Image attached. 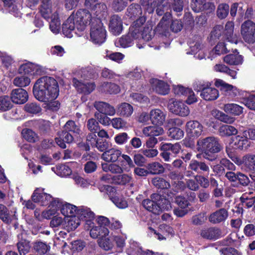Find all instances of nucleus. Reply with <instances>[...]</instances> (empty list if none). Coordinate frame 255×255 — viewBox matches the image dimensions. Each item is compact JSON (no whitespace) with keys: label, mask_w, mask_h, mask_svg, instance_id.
I'll list each match as a JSON object with an SVG mask.
<instances>
[{"label":"nucleus","mask_w":255,"mask_h":255,"mask_svg":"<svg viewBox=\"0 0 255 255\" xmlns=\"http://www.w3.org/2000/svg\"><path fill=\"white\" fill-rule=\"evenodd\" d=\"M145 18L140 17L135 21L129 28L128 35L123 36L115 41L117 47L126 48L131 46L133 39L143 40L148 41L151 38V28L148 26H143Z\"/></svg>","instance_id":"f257e3e1"},{"label":"nucleus","mask_w":255,"mask_h":255,"mask_svg":"<svg viewBox=\"0 0 255 255\" xmlns=\"http://www.w3.org/2000/svg\"><path fill=\"white\" fill-rule=\"evenodd\" d=\"M35 98L40 102L55 100L59 95V86L52 77L44 76L38 79L33 87Z\"/></svg>","instance_id":"f03ea898"},{"label":"nucleus","mask_w":255,"mask_h":255,"mask_svg":"<svg viewBox=\"0 0 255 255\" xmlns=\"http://www.w3.org/2000/svg\"><path fill=\"white\" fill-rule=\"evenodd\" d=\"M95 18L92 19L91 14L87 9H80L76 13H73L63 25V32L67 36L70 37L71 32H75L80 36L88 23Z\"/></svg>","instance_id":"7ed1b4c3"},{"label":"nucleus","mask_w":255,"mask_h":255,"mask_svg":"<svg viewBox=\"0 0 255 255\" xmlns=\"http://www.w3.org/2000/svg\"><path fill=\"white\" fill-rule=\"evenodd\" d=\"M74 74L73 85L78 92L89 94L95 89V84L88 82L89 79L95 76V70L92 66L78 68Z\"/></svg>","instance_id":"20e7f679"},{"label":"nucleus","mask_w":255,"mask_h":255,"mask_svg":"<svg viewBox=\"0 0 255 255\" xmlns=\"http://www.w3.org/2000/svg\"><path fill=\"white\" fill-rule=\"evenodd\" d=\"M31 4H34L39 0H28ZM40 11L42 16L49 22V29L54 34L59 32L61 23L57 10L53 8L50 0H41Z\"/></svg>","instance_id":"39448f33"},{"label":"nucleus","mask_w":255,"mask_h":255,"mask_svg":"<svg viewBox=\"0 0 255 255\" xmlns=\"http://www.w3.org/2000/svg\"><path fill=\"white\" fill-rule=\"evenodd\" d=\"M182 3V0H148L143 5L149 13L153 12L156 8V13L162 15L170 7L175 11H181L183 9Z\"/></svg>","instance_id":"423d86ee"},{"label":"nucleus","mask_w":255,"mask_h":255,"mask_svg":"<svg viewBox=\"0 0 255 255\" xmlns=\"http://www.w3.org/2000/svg\"><path fill=\"white\" fill-rule=\"evenodd\" d=\"M52 209H48L42 212L43 217L49 219L54 215L60 209L61 214L65 218L76 216L78 208L72 204L64 202L62 199L56 198L51 204Z\"/></svg>","instance_id":"0eeeda50"},{"label":"nucleus","mask_w":255,"mask_h":255,"mask_svg":"<svg viewBox=\"0 0 255 255\" xmlns=\"http://www.w3.org/2000/svg\"><path fill=\"white\" fill-rule=\"evenodd\" d=\"M197 146L198 151L204 152L203 157L210 161H213L216 158L215 156L210 155L209 153H218L222 149L218 138L213 136L199 138Z\"/></svg>","instance_id":"6e6552de"},{"label":"nucleus","mask_w":255,"mask_h":255,"mask_svg":"<svg viewBox=\"0 0 255 255\" xmlns=\"http://www.w3.org/2000/svg\"><path fill=\"white\" fill-rule=\"evenodd\" d=\"M150 198L151 200H144L142 204L144 208L154 214H159L162 210L168 211L172 208L169 199L157 193L152 194Z\"/></svg>","instance_id":"1a4fd4ad"},{"label":"nucleus","mask_w":255,"mask_h":255,"mask_svg":"<svg viewBox=\"0 0 255 255\" xmlns=\"http://www.w3.org/2000/svg\"><path fill=\"white\" fill-rule=\"evenodd\" d=\"M234 23L233 21H228L226 23L225 29L222 25H218L214 27L211 33V37L213 39H220L227 40L232 43H238V37L234 34Z\"/></svg>","instance_id":"9d476101"},{"label":"nucleus","mask_w":255,"mask_h":255,"mask_svg":"<svg viewBox=\"0 0 255 255\" xmlns=\"http://www.w3.org/2000/svg\"><path fill=\"white\" fill-rule=\"evenodd\" d=\"M122 158L120 165L115 162L102 163V169L105 172H110L113 174H122L124 171L129 172L130 168L134 166L131 158L127 154H123Z\"/></svg>","instance_id":"9b49d317"},{"label":"nucleus","mask_w":255,"mask_h":255,"mask_svg":"<svg viewBox=\"0 0 255 255\" xmlns=\"http://www.w3.org/2000/svg\"><path fill=\"white\" fill-rule=\"evenodd\" d=\"M106 38V30L100 18L92 21L90 32V40L95 44L100 45L104 43Z\"/></svg>","instance_id":"f8f14e48"},{"label":"nucleus","mask_w":255,"mask_h":255,"mask_svg":"<svg viewBox=\"0 0 255 255\" xmlns=\"http://www.w3.org/2000/svg\"><path fill=\"white\" fill-rule=\"evenodd\" d=\"M209 82L200 81L194 84L195 90L200 91V96L204 100L208 101L216 100L219 96V91L214 87L211 86Z\"/></svg>","instance_id":"ddd939ff"},{"label":"nucleus","mask_w":255,"mask_h":255,"mask_svg":"<svg viewBox=\"0 0 255 255\" xmlns=\"http://www.w3.org/2000/svg\"><path fill=\"white\" fill-rule=\"evenodd\" d=\"M241 34L247 43L255 42V23L251 20L245 21L241 25Z\"/></svg>","instance_id":"4468645a"},{"label":"nucleus","mask_w":255,"mask_h":255,"mask_svg":"<svg viewBox=\"0 0 255 255\" xmlns=\"http://www.w3.org/2000/svg\"><path fill=\"white\" fill-rule=\"evenodd\" d=\"M168 109L171 113L181 117H186L190 113L188 107L183 102L173 99L169 100Z\"/></svg>","instance_id":"2eb2a0df"},{"label":"nucleus","mask_w":255,"mask_h":255,"mask_svg":"<svg viewBox=\"0 0 255 255\" xmlns=\"http://www.w3.org/2000/svg\"><path fill=\"white\" fill-rule=\"evenodd\" d=\"M76 217L80 220L85 221V228L89 230L93 226V220L95 217L94 213L87 207H80L77 211Z\"/></svg>","instance_id":"dca6fc26"},{"label":"nucleus","mask_w":255,"mask_h":255,"mask_svg":"<svg viewBox=\"0 0 255 255\" xmlns=\"http://www.w3.org/2000/svg\"><path fill=\"white\" fill-rule=\"evenodd\" d=\"M55 199L53 198L50 194L43 192V190L39 189H36L32 196V200L35 203H39L40 205L46 206L49 204V209H52L51 204Z\"/></svg>","instance_id":"f3484780"},{"label":"nucleus","mask_w":255,"mask_h":255,"mask_svg":"<svg viewBox=\"0 0 255 255\" xmlns=\"http://www.w3.org/2000/svg\"><path fill=\"white\" fill-rule=\"evenodd\" d=\"M251 145V142L243 134L238 135L231 139L230 146L234 149L246 150Z\"/></svg>","instance_id":"a211bd4d"},{"label":"nucleus","mask_w":255,"mask_h":255,"mask_svg":"<svg viewBox=\"0 0 255 255\" xmlns=\"http://www.w3.org/2000/svg\"><path fill=\"white\" fill-rule=\"evenodd\" d=\"M18 73L28 76L40 75L42 73L41 67L31 62H26L21 64L18 68Z\"/></svg>","instance_id":"6ab92c4d"},{"label":"nucleus","mask_w":255,"mask_h":255,"mask_svg":"<svg viewBox=\"0 0 255 255\" xmlns=\"http://www.w3.org/2000/svg\"><path fill=\"white\" fill-rule=\"evenodd\" d=\"M203 131V126L198 121L192 120L186 124V131L189 136L198 137Z\"/></svg>","instance_id":"aec40b11"},{"label":"nucleus","mask_w":255,"mask_h":255,"mask_svg":"<svg viewBox=\"0 0 255 255\" xmlns=\"http://www.w3.org/2000/svg\"><path fill=\"white\" fill-rule=\"evenodd\" d=\"M150 83L152 90L157 94L165 95L170 91L169 86L163 81L153 78L150 79Z\"/></svg>","instance_id":"412c9836"},{"label":"nucleus","mask_w":255,"mask_h":255,"mask_svg":"<svg viewBox=\"0 0 255 255\" xmlns=\"http://www.w3.org/2000/svg\"><path fill=\"white\" fill-rule=\"evenodd\" d=\"M200 235L203 238L210 240H215L224 236L221 230L215 227L203 229L201 231Z\"/></svg>","instance_id":"4be33fe9"},{"label":"nucleus","mask_w":255,"mask_h":255,"mask_svg":"<svg viewBox=\"0 0 255 255\" xmlns=\"http://www.w3.org/2000/svg\"><path fill=\"white\" fill-rule=\"evenodd\" d=\"M123 154L121 149L112 148L104 151L101 158L107 162H115L121 156L122 157Z\"/></svg>","instance_id":"5701e85b"},{"label":"nucleus","mask_w":255,"mask_h":255,"mask_svg":"<svg viewBox=\"0 0 255 255\" xmlns=\"http://www.w3.org/2000/svg\"><path fill=\"white\" fill-rule=\"evenodd\" d=\"M215 85L217 87L220 88L221 91L227 92L232 97H235L239 94V91L236 87L226 83L223 80L216 79Z\"/></svg>","instance_id":"b1692460"},{"label":"nucleus","mask_w":255,"mask_h":255,"mask_svg":"<svg viewBox=\"0 0 255 255\" xmlns=\"http://www.w3.org/2000/svg\"><path fill=\"white\" fill-rule=\"evenodd\" d=\"M28 98L27 92L21 88L14 89L11 93V101L15 104H23L27 101Z\"/></svg>","instance_id":"393cba45"},{"label":"nucleus","mask_w":255,"mask_h":255,"mask_svg":"<svg viewBox=\"0 0 255 255\" xmlns=\"http://www.w3.org/2000/svg\"><path fill=\"white\" fill-rule=\"evenodd\" d=\"M94 107L98 111V113L113 116L116 111L115 108L109 104L101 101H96L94 104Z\"/></svg>","instance_id":"a878e982"},{"label":"nucleus","mask_w":255,"mask_h":255,"mask_svg":"<svg viewBox=\"0 0 255 255\" xmlns=\"http://www.w3.org/2000/svg\"><path fill=\"white\" fill-rule=\"evenodd\" d=\"M109 28L114 35L120 34L123 30V21L121 18L118 15H113L110 19Z\"/></svg>","instance_id":"bb28decb"},{"label":"nucleus","mask_w":255,"mask_h":255,"mask_svg":"<svg viewBox=\"0 0 255 255\" xmlns=\"http://www.w3.org/2000/svg\"><path fill=\"white\" fill-rule=\"evenodd\" d=\"M166 114L158 109H153L150 112V120L154 125L161 126L165 122Z\"/></svg>","instance_id":"cd10ccee"},{"label":"nucleus","mask_w":255,"mask_h":255,"mask_svg":"<svg viewBox=\"0 0 255 255\" xmlns=\"http://www.w3.org/2000/svg\"><path fill=\"white\" fill-rule=\"evenodd\" d=\"M228 216L227 210L222 208L212 213L209 217V221L213 224H218L224 222L227 219Z\"/></svg>","instance_id":"c85d7f7f"},{"label":"nucleus","mask_w":255,"mask_h":255,"mask_svg":"<svg viewBox=\"0 0 255 255\" xmlns=\"http://www.w3.org/2000/svg\"><path fill=\"white\" fill-rule=\"evenodd\" d=\"M171 14L169 12H166L163 16L156 28V31L160 34L167 35V32L168 30Z\"/></svg>","instance_id":"c756f323"},{"label":"nucleus","mask_w":255,"mask_h":255,"mask_svg":"<svg viewBox=\"0 0 255 255\" xmlns=\"http://www.w3.org/2000/svg\"><path fill=\"white\" fill-rule=\"evenodd\" d=\"M157 236L159 240H163L166 239L170 236H172L174 235V231L173 229L170 226L162 224L159 227V232H156L154 229H151Z\"/></svg>","instance_id":"7c9ffc66"},{"label":"nucleus","mask_w":255,"mask_h":255,"mask_svg":"<svg viewBox=\"0 0 255 255\" xmlns=\"http://www.w3.org/2000/svg\"><path fill=\"white\" fill-rule=\"evenodd\" d=\"M222 109L227 114L238 116L243 114L244 108L237 104L228 103L224 105Z\"/></svg>","instance_id":"2f4dec72"},{"label":"nucleus","mask_w":255,"mask_h":255,"mask_svg":"<svg viewBox=\"0 0 255 255\" xmlns=\"http://www.w3.org/2000/svg\"><path fill=\"white\" fill-rule=\"evenodd\" d=\"M243 205L249 208L255 203V191H250L243 193L240 197Z\"/></svg>","instance_id":"473e14b6"},{"label":"nucleus","mask_w":255,"mask_h":255,"mask_svg":"<svg viewBox=\"0 0 255 255\" xmlns=\"http://www.w3.org/2000/svg\"><path fill=\"white\" fill-rule=\"evenodd\" d=\"M23 234H19L17 236L18 242L17 243V247L20 255H25L28 253L30 249L29 242L23 239Z\"/></svg>","instance_id":"72a5a7b5"},{"label":"nucleus","mask_w":255,"mask_h":255,"mask_svg":"<svg viewBox=\"0 0 255 255\" xmlns=\"http://www.w3.org/2000/svg\"><path fill=\"white\" fill-rule=\"evenodd\" d=\"M243 162L245 171H255V154H246L243 156Z\"/></svg>","instance_id":"f704fd0d"},{"label":"nucleus","mask_w":255,"mask_h":255,"mask_svg":"<svg viewBox=\"0 0 255 255\" xmlns=\"http://www.w3.org/2000/svg\"><path fill=\"white\" fill-rule=\"evenodd\" d=\"M133 112V107L127 103H123L117 107V114L121 117H129L132 114Z\"/></svg>","instance_id":"c9c22d12"},{"label":"nucleus","mask_w":255,"mask_h":255,"mask_svg":"<svg viewBox=\"0 0 255 255\" xmlns=\"http://www.w3.org/2000/svg\"><path fill=\"white\" fill-rule=\"evenodd\" d=\"M190 47L191 51L190 53L194 55L195 58L202 59L205 57L204 51L201 49V44L199 41L190 42Z\"/></svg>","instance_id":"e433bc0d"},{"label":"nucleus","mask_w":255,"mask_h":255,"mask_svg":"<svg viewBox=\"0 0 255 255\" xmlns=\"http://www.w3.org/2000/svg\"><path fill=\"white\" fill-rule=\"evenodd\" d=\"M79 225L80 221L76 216L64 218V227L69 232L75 230Z\"/></svg>","instance_id":"4c0bfd02"},{"label":"nucleus","mask_w":255,"mask_h":255,"mask_svg":"<svg viewBox=\"0 0 255 255\" xmlns=\"http://www.w3.org/2000/svg\"><path fill=\"white\" fill-rule=\"evenodd\" d=\"M90 229H91L90 236L93 239H97L99 236L101 238L103 236H109L110 234L109 230L108 228L103 227L101 228L98 226H94V224Z\"/></svg>","instance_id":"58836bf2"},{"label":"nucleus","mask_w":255,"mask_h":255,"mask_svg":"<svg viewBox=\"0 0 255 255\" xmlns=\"http://www.w3.org/2000/svg\"><path fill=\"white\" fill-rule=\"evenodd\" d=\"M108 236H103L98 240L99 246L105 251L112 250L115 245L112 235L110 237Z\"/></svg>","instance_id":"ea45409f"},{"label":"nucleus","mask_w":255,"mask_h":255,"mask_svg":"<svg viewBox=\"0 0 255 255\" xmlns=\"http://www.w3.org/2000/svg\"><path fill=\"white\" fill-rule=\"evenodd\" d=\"M227 51V49L226 47L225 43L223 42H219L215 47L210 52L208 58L211 60H213L217 56L224 54L226 53Z\"/></svg>","instance_id":"a19ab883"},{"label":"nucleus","mask_w":255,"mask_h":255,"mask_svg":"<svg viewBox=\"0 0 255 255\" xmlns=\"http://www.w3.org/2000/svg\"><path fill=\"white\" fill-rule=\"evenodd\" d=\"M238 129L234 126L228 125H224L220 127L219 132L222 136H230L236 135L238 133Z\"/></svg>","instance_id":"79ce46f5"},{"label":"nucleus","mask_w":255,"mask_h":255,"mask_svg":"<svg viewBox=\"0 0 255 255\" xmlns=\"http://www.w3.org/2000/svg\"><path fill=\"white\" fill-rule=\"evenodd\" d=\"M100 90L102 92L109 94H117L120 91L119 86L114 83L105 82L100 87Z\"/></svg>","instance_id":"37998d69"},{"label":"nucleus","mask_w":255,"mask_h":255,"mask_svg":"<svg viewBox=\"0 0 255 255\" xmlns=\"http://www.w3.org/2000/svg\"><path fill=\"white\" fill-rule=\"evenodd\" d=\"M224 61L231 65H238L242 64L243 58L238 54H229L224 57Z\"/></svg>","instance_id":"c03bdc74"},{"label":"nucleus","mask_w":255,"mask_h":255,"mask_svg":"<svg viewBox=\"0 0 255 255\" xmlns=\"http://www.w3.org/2000/svg\"><path fill=\"white\" fill-rule=\"evenodd\" d=\"M189 168L197 173H200L201 170L204 172H209V167L204 162H198L196 160H192L189 165Z\"/></svg>","instance_id":"a18cd8bd"},{"label":"nucleus","mask_w":255,"mask_h":255,"mask_svg":"<svg viewBox=\"0 0 255 255\" xmlns=\"http://www.w3.org/2000/svg\"><path fill=\"white\" fill-rule=\"evenodd\" d=\"M52 170L57 175L61 177H66L70 175L72 173L70 168L67 165L61 164L56 167H52Z\"/></svg>","instance_id":"49530a36"},{"label":"nucleus","mask_w":255,"mask_h":255,"mask_svg":"<svg viewBox=\"0 0 255 255\" xmlns=\"http://www.w3.org/2000/svg\"><path fill=\"white\" fill-rule=\"evenodd\" d=\"M110 197L115 205L120 209H125L128 206L126 200L122 196L116 193L114 196L110 193Z\"/></svg>","instance_id":"de8ad7c7"},{"label":"nucleus","mask_w":255,"mask_h":255,"mask_svg":"<svg viewBox=\"0 0 255 255\" xmlns=\"http://www.w3.org/2000/svg\"><path fill=\"white\" fill-rule=\"evenodd\" d=\"M14 218V215H11L6 207L2 204H0V219L3 222L9 223Z\"/></svg>","instance_id":"09e8293b"},{"label":"nucleus","mask_w":255,"mask_h":255,"mask_svg":"<svg viewBox=\"0 0 255 255\" xmlns=\"http://www.w3.org/2000/svg\"><path fill=\"white\" fill-rule=\"evenodd\" d=\"M149 173L152 174H159L164 172V166L157 162H153L149 163L147 166Z\"/></svg>","instance_id":"8fccbe9b"},{"label":"nucleus","mask_w":255,"mask_h":255,"mask_svg":"<svg viewBox=\"0 0 255 255\" xmlns=\"http://www.w3.org/2000/svg\"><path fill=\"white\" fill-rule=\"evenodd\" d=\"M113 180L116 184L124 185L130 183L132 177L129 174H123L114 176Z\"/></svg>","instance_id":"3c124183"},{"label":"nucleus","mask_w":255,"mask_h":255,"mask_svg":"<svg viewBox=\"0 0 255 255\" xmlns=\"http://www.w3.org/2000/svg\"><path fill=\"white\" fill-rule=\"evenodd\" d=\"M30 83V78L25 75L16 76L13 80V84L16 87H24L28 86Z\"/></svg>","instance_id":"603ef678"},{"label":"nucleus","mask_w":255,"mask_h":255,"mask_svg":"<svg viewBox=\"0 0 255 255\" xmlns=\"http://www.w3.org/2000/svg\"><path fill=\"white\" fill-rule=\"evenodd\" d=\"M129 244V247L127 250V253L128 255H139L141 253L142 249L138 243L130 240Z\"/></svg>","instance_id":"864d4df0"},{"label":"nucleus","mask_w":255,"mask_h":255,"mask_svg":"<svg viewBox=\"0 0 255 255\" xmlns=\"http://www.w3.org/2000/svg\"><path fill=\"white\" fill-rule=\"evenodd\" d=\"M4 7L8 10L9 12L13 14L15 16H20V12L17 8V6L14 4L15 0H1Z\"/></svg>","instance_id":"5fc2aeb1"},{"label":"nucleus","mask_w":255,"mask_h":255,"mask_svg":"<svg viewBox=\"0 0 255 255\" xmlns=\"http://www.w3.org/2000/svg\"><path fill=\"white\" fill-rule=\"evenodd\" d=\"M161 149L171 151L173 154H177L181 149V146L179 143L172 144L170 143H162Z\"/></svg>","instance_id":"6e6d98bb"},{"label":"nucleus","mask_w":255,"mask_h":255,"mask_svg":"<svg viewBox=\"0 0 255 255\" xmlns=\"http://www.w3.org/2000/svg\"><path fill=\"white\" fill-rule=\"evenodd\" d=\"M13 63V60L11 56L6 53L0 52V64L1 66L8 69L11 67Z\"/></svg>","instance_id":"4d7b16f0"},{"label":"nucleus","mask_w":255,"mask_h":255,"mask_svg":"<svg viewBox=\"0 0 255 255\" xmlns=\"http://www.w3.org/2000/svg\"><path fill=\"white\" fill-rule=\"evenodd\" d=\"M151 182L155 187L159 189H168L170 187V184L168 181L160 177L153 178Z\"/></svg>","instance_id":"13d9d810"},{"label":"nucleus","mask_w":255,"mask_h":255,"mask_svg":"<svg viewBox=\"0 0 255 255\" xmlns=\"http://www.w3.org/2000/svg\"><path fill=\"white\" fill-rule=\"evenodd\" d=\"M167 134L168 136L171 138L175 140H179L183 137L184 131L178 128L174 127L170 128L168 129Z\"/></svg>","instance_id":"bf43d9fd"},{"label":"nucleus","mask_w":255,"mask_h":255,"mask_svg":"<svg viewBox=\"0 0 255 255\" xmlns=\"http://www.w3.org/2000/svg\"><path fill=\"white\" fill-rule=\"evenodd\" d=\"M111 235L113 237L114 242L115 243L117 247L120 249H122L126 245V235L124 234L116 235L112 233Z\"/></svg>","instance_id":"052dcab7"},{"label":"nucleus","mask_w":255,"mask_h":255,"mask_svg":"<svg viewBox=\"0 0 255 255\" xmlns=\"http://www.w3.org/2000/svg\"><path fill=\"white\" fill-rule=\"evenodd\" d=\"M141 13V7L137 4H132L127 9V15L131 18L139 16Z\"/></svg>","instance_id":"680f3d73"},{"label":"nucleus","mask_w":255,"mask_h":255,"mask_svg":"<svg viewBox=\"0 0 255 255\" xmlns=\"http://www.w3.org/2000/svg\"><path fill=\"white\" fill-rule=\"evenodd\" d=\"M12 106L11 101L8 96H0V112L8 111Z\"/></svg>","instance_id":"e2e57ef3"},{"label":"nucleus","mask_w":255,"mask_h":255,"mask_svg":"<svg viewBox=\"0 0 255 255\" xmlns=\"http://www.w3.org/2000/svg\"><path fill=\"white\" fill-rule=\"evenodd\" d=\"M21 134L23 137L29 142H34L37 139L36 134L30 129H23L22 130Z\"/></svg>","instance_id":"0e129e2a"},{"label":"nucleus","mask_w":255,"mask_h":255,"mask_svg":"<svg viewBox=\"0 0 255 255\" xmlns=\"http://www.w3.org/2000/svg\"><path fill=\"white\" fill-rule=\"evenodd\" d=\"M229 11V6L226 3L220 4L217 8V15L220 19H223L227 17Z\"/></svg>","instance_id":"69168bd1"},{"label":"nucleus","mask_w":255,"mask_h":255,"mask_svg":"<svg viewBox=\"0 0 255 255\" xmlns=\"http://www.w3.org/2000/svg\"><path fill=\"white\" fill-rule=\"evenodd\" d=\"M92 10L94 11L96 14L97 16H99V17H103L107 14V7L106 5L102 2H100L97 4L94 7H93Z\"/></svg>","instance_id":"338daca9"},{"label":"nucleus","mask_w":255,"mask_h":255,"mask_svg":"<svg viewBox=\"0 0 255 255\" xmlns=\"http://www.w3.org/2000/svg\"><path fill=\"white\" fill-rule=\"evenodd\" d=\"M24 110L28 113L36 114L41 112V108L36 103H28L24 106Z\"/></svg>","instance_id":"774afa93"}]
</instances>
